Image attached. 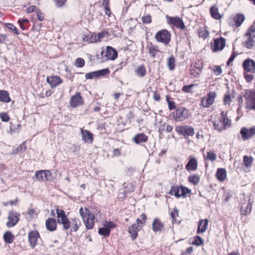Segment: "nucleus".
Returning a JSON list of instances; mask_svg holds the SVG:
<instances>
[{"mask_svg": "<svg viewBox=\"0 0 255 255\" xmlns=\"http://www.w3.org/2000/svg\"><path fill=\"white\" fill-rule=\"evenodd\" d=\"M193 86V85L184 86L182 89V90L184 92H187V93L191 92V88Z\"/></svg>", "mask_w": 255, "mask_h": 255, "instance_id": "61", "label": "nucleus"}, {"mask_svg": "<svg viewBox=\"0 0 255 255\" xmlns=\"http://www.w3.org/2000/svg\"><path fill=\"white\" fill-rule=\"evenodd\" d=\"M243 67L244 71L254 73L255 72V62L251 59H247L244 61Z\"/></svg>", "mask_w": 255, "mask_h": 255, "instance_id": "13", "label": "nucleus"}, {"mask_svg": "<svg viewBox=\"0 0 255 255\" xmlns=\"http://www.w3.org/2000/svg\"><path fill=\"white\" fill-rule=\"evenodd\" d=\"M75 65L77 67L82 68L85 65V60L83 58H78L75 60Z\"/></svg>", "mask_w": 255, "mask_h": 255, "instance_id": "41", "label": "nucleus"}, {"mask_svg": "<svg viewBox=\"0 0 255 255\" xmlns=\"http://www.w3.org/2000/svg\"><path fill=\"white\" fill-rule=\"evenodd\" d=\"M216 177L220 181H223V168H220L217 169Z\"/></svg>", "mask_w": 255, "mask_h": 255, "instance_id": "43", "label": "nucleus"}, {"mask_svg": "<svg viewBox=\"0 0 255 255\" xmlns=\"http://www.w3.org/2000/svg\"><path fill=\"white\" fill-rule=\"evenodd\" d=\"M97 78L100 76H104L109 75L110 71L108 68L103 69L100 70L96 71Z\"/></svg>", "mask_w": 255, "mask_h": 255, "instance_id": "36", "label": "nucleus"}, {"mask_svg": "<svg viewBox=\"0 0 255 255\" xmlns=\"http://www.w3.org/2000/svg\"><path fill=\"white\" fill-rule=\"evenodd\" d=\"M83 103V100L80 93H77L75 95L71 97L70 105L71 107L75 108Z\"/></svg>", "mask_w": 255, "mask_h": 255, "instance_id": "14", "label": "nucleus"}, {"mask_svg": "<svg viewBox=\"0 0 255 255\" xmlns=\"http://www.w3.org/2000/svg\"><path fill=\"white\" fill-rule=\"evenodd\" d=\"M248 73L244 71V77L247 82H250L253 80L254 76L253 73L248 74Z\"/></svg>", "mask_w": 255, "mask_h": 255, "instance_id": "48", "label": "nucleus"}, {"mask_svg": "<svg viewBox=\"0 0 255 255\" xmlns=\"http://www.w3.org/2000/svg\"><path fill=\"white\" fill-rule=\"evenodd\" d=\"M175 59L173 56L169 57L167 60V66L170 70H172L174 69L175 67Z\"/></svg>", "mask_w": 255, "mask_h": 255, "instance_id": "40", "label": "nucleus"}, {"mask_svg": "<svg viewBox=\"0 0 255 255\" xmlns=\"http://www.w3.org/2000/svg\"><path fill=\"white\" fill-rule=\"evenodd\" d=\"M166 18L169 24L181 29H185V25L181 18L179 17H170L168 15H166Z\"/></svg>", "mask_w": 255, "mask_h": 255, "instance_id": "10", "label": "nucleus"}, {"mask_svg": "<svg viewBox=\"0 0 255 255\" xmlns=\"http://www.w3.org/2000/svg\"><path fill=\"white\" fill-rule=\"evenodd\" d=\"M242 139L246 141L255 136V126L250 128L242 127L240 130Z\"/></svg>", "mask_w": 255, "mask_h": 255, "instance_id": "7", "label": "nucleus"}, {"mask_svg": "<svg viewBox=\"0 0 255 255\" xmlns=\"http://www.w3.org/2000/svg\"><path fill=\"white\" fill-rule=\"evenodd\" d=\"M232 122L228 118L226 119L224 117V129L227 128H229L231 126Z\"/></svg>", "mask_w": 255, "mask_h": 255, "instance_id": "62", "label": "nucleus"}, {"mask_svg": "<svg viewBox=\"0 0 255 255\" xmlns=\"http://www.w3.org/2000/svg\"><path fill=\"white\" fill-rule=\"evenodd\" d=\"M85 78L86 79H92L94 78H97L96 71L87 73L85 75Z\"/></svg>", "mask_w": 255, "mask_h": 255, "instance_id": "51", "label": "nucleus"}, {"mask_svg": "<svg viewBox=\"0 0 255 255\" xmlns=\"http://www.w3.org/2000/svg\"><path fill=\"white\" fill-rule=\"evenodd\" d=\"M164 228L163 224L158 218L154 219L152 224V230L154 232H161Z\"/></svg>", "mask_w": 255, "mask_h": 255, "instance_id": "23", "label": "nucleus"}, {"mask_svg": "<svg viewBox=\"0 0 255 255\" xmlns=\"http://www.w3.org/2000/svg\"><path fill=\"white\" fill-rule=\"evenodd\" d=\"M243 161L245 165L247 167H250L252 165L253 158L251 156L245 155L243 157Z\"/></svg>", "mask_w": 255, "mask_h": 255, "instance_id": "35", "label": "nucleus"}, {"mask_svg": "<svg viewBox=\"0 0 255 255\" xmlns=\"http://www.w3.org/2000/svg\"><path fill=\"white\" fill-rule=\"evenodd\" d=\"M208 222H209L207 219L200 220L198 224L197 233L200 234L204 233L207 230L208 225Z\"/></svg>", "mask_w": 255, "mask_h": 255, "instance_id": "22", "label": "nucleus"}, {"mask_svg": "<svg viewBox=\"0 0 255 255\" xmlns=\"http://www.w3.org/2000/svg\"><path fill=\"white\" fill-rule=\"evenodd\" d=\"M245 17L244 14L239 13L236 14L233 18V21L235 22L236 27L241 25L245 20Z\"/></svg>", "mask_w": 255, "mask_h": 255, "instance_id": "25", "label": "nucleus"}, {"mask_svg": "<svg viewBox=\"0 0 255 255\" xmlns=\"http://www.w3.org/2000/svg\"><path fill=\"white\" fill-rule=\"evenodd\" d=\"M142 22L144 24H149L151 22V17L149 14H146L141 17Z\"/></svg>", "mask_w": 255, "mask_h": 255, "instance_id": "45", "label": "nucleus"}, {"mask_svg": "<svg viewBox=\"0 0 255 255\" xmlns=\"http://www.w3.org/2000/svg\"><path fill=\"white\" fill-rule=\"evenodd\" d=\"M46 82L49 84L51 88H55L61 84L63 81L57 76H48L46 78Z\"/></svg>", "mask_w": 255, "mask_h": 255, "instance_id": "16", "label": "nucleus"}, {"mask_svg": "<svg viewBox=\"0 0 255 255\" xmlns=\"http://www.w3.org/2000/svg\"><path fill=\"white\" fill-rule=\"evenodd\" d=\"M166 100L168 104V108L170 110H172L175 109L176 106L174 102L170 101L168 97H167Z\"/></svg>", "mask_w": 255, "mask_h": 255, "instance_id": "55", "label": "nucleus"}, {"mask_svg": "<svg viewBox=\"0 0 255 255\" xmlns=\"http://www.w3.org/2000/svg\"><path fill=\"white\" fill-rule=\"evenodd\" d=\"M106 50V51L103 50L101 52V55L104 60H114L117 58V51L113 47L108 46Z\"/></svg>", "mask_w": 255, "mask_h": 255, "instance_id": "5", "label": "nucleus"}, {"mask_svg": "<svg viewBox=\"0 0 255 255\" xmlns=\"http://www.w3.org/2000/svg\"><path fill=\"white\" fill-rule=\"evenodd\" d=\"M147 48L148 49L150 55L153 58H154L157 53L159 52L157 46L152 45V43L148 44L147 45Z\"/></svg>", "mask_w": 255, "mask_h": 255, "instance_id": "27", "label": "nucleus"}, {"mask_svg": "<svg viewBox=\"0 0 255 255\" xmlns=\"http://www.w3.org/2000/svg\"><path fill=\"white\" fill-rule=\"evenodd\" d=\"M26 149L25 142L24 141L18 147L12 149L10 154H16L19 153L23 152Z\"/></svg>", "mask_w": 255, "mask_h": 255, "instance_id": "28", "label": "nucleus"}, {"mask_svg": "<svg viewBox=\"0 0 255 255\" xmlns=\"http://www.w3.org/2000/svg\"><path fill=\"white\" fill-rule=\"evenodd\" d=\"M35 175L38 181H50L52 179V176L49 170L37 171L35 172Z\"/></svg>", "mask_w": 255, "mask_h": 255, "instance_id": "12", "label": "nucleus"}, {"mask_svg": "<svg viewBox=\"0 0 255 255\" xmlns=\"http://www.w3.org/2000/svg\"><path fill=\"white\" fill-rule=\"evenodd\" d=\"M7 41V35L4 34H0V43H2Z\"/></svg>", "mask_w": 255, "mask_h": 255, "instance_id": "64", "label": "nucleus"}, {"mask_svg": "<svg viewBox=\"0 0 255 255\" xmlns=\"http://www.w3.org/2000/svg\"><path fill=\"white\" fill-rule=\"evenodd\" d=\"M215 93H209L207 96L202 99L201 105L204 108H208L214 102L216 97Z\"/></svg>", "mask_w": 255, "mask_h": 255, "instance_id": "11", "label": "nucleus"}, {"mask_svg": "<svg viewBox=\"0 0 255 255\" xmlns=\"http://www.w3.org/2000/svg\"><path fill=\"white\" fill-rule=\"evenodd\" d=\"M236 56V54L235 53H233L231 55L228 61L227 62V65L228 66H230L232 65V63L233 61H234V59L235 58Z\"/></svg>", "mask_w": 255, "mask_h": 255, "instance_id": "60", "label": "nucleus"}, {"mask_svg": "<svg viewBox=\"0 0 255 255\" xmlns=\"http://www.w3.org/2000/svg\"><path fill=\"white\" fill-rule=\"evenodd\" d=\"M171 35L167 30H161L157 32L155 35L156 40L160 42L167 44L170 40Z\"/></svg>", "mask_w": 255, "mask_h": 255, "instance_id": "8", "label": "nucleus"}, {"mask_svg": "<svg viewBox=\"0 0 255 255\" xmlns=\"http://www.w3.org/2000/svg\"><path fill=\"white\" fill-rule=\"evenodd\" d=\"M57 222L62 224L63 228L65 230L70 229L71 232H76L81 225L79 219L73 218L68 219L65 212L61 209H56Z\"/></svg>", "mask_w": 255, "mask_h": 255, "instance_id": "1", "label": "nucleus"}, {"mask_svg": "<svg viewBox=\"0 0 255 255\" xmlns=\"http://www.w3.org/2000/svg\"><path fill=\"white\" fill-rule=\"evenodd\" d=\"M251 98L252 109L255 110V91L252 94Z\"/></svg>", "mask_w": 255, "mask_h": 255, "instance_id": "56", "label": "nucleus"}, {"mask_svg": "<svg viewBox=\"0 0 255 255\" xmlns=\"http://www.w3.org/2000/svg\"><path fill=\"white\" fill-rule=\"evenodd\" d=\"M209 33L208 31L205 28H200L198 30V36L200 38L205 39L209 36Z\"/></svg>", "mask_w": 255, "mask_h": 255, "instance_id": "34", "label": "nucleus"}, {"mask_svg": "<svg viewBox=\"0 0 255 255\" xmlns=\"http://www.w3.org/2000/svg\"><path fill=\"white\" fill-rule=\"evenodd\" d=\"M36 14H37V17L39 21H42L44 19V15L41 12L40 10L39 9L36 10Z\"/></svg>", "mask_w": 255, "mask_h": 255, "instance_id": "59", "label": "nucleus"}, {"mask_svg": "<svg viewBox=\"0 0 255 255\" xmlns=\"http://www.w3.org/2000/svg\"><path fill=\"white\" fill-rule=\"evenodd\" d=\"M135 74L140 77H143L146 73V69L144 65H142L137 67L135 69Z\"/></svg>", "mask_w": 255, "mask_h": 255, "instance_id": "32", "label": "nucleus"}, {"mask_svg": "<svg viewBox=\"0 0 255 255\" xmlns=\"http://www.w3.org/2000/svg\"><path fill=\"white\" fill-rule=\"evenodd\" d=\"M10 98L9 97L8 93L4 90H0V101L8 103L10 102Z\"/></svg>", "mask_w": 255, "mask_h": 255, "instance_id": "29", "label": "nucleus"}, {"mask_svg": "<svg viewBox=\"0 0 255 255\" xmlns=\"http://www.w3.org/2000/svg\"><path fill=\"white\" fill-rule=\"evenodd\" d=\"M54 2L55 5L57 7H63L66 2L67 0H53Z\"/></svg>", "mask_w": 255, "mask_h": 255, "instance_id": "44", "label": "nucleus"}, {"mask_svg": "<svg viewBox=\"0 0 255 255\" xmlns=\"http://www.w3.org/2000/svg\"><path fill=\"white\" fill-rule=\"evenodd\" d=\"M178 210L176 208H174L173 210L170 213V216L172 219L173 222H177V221L176 218L178 216Z\"/></svg>", "mask_w": 255, "mask_h": 255, "instance_id": "42", "label": "nucleus"}, {"mask_svg": "<svg viewBox=\"0 0 255 255\" xmlns=\"http://www.w3.org/2000/svg\"><path fill=\"white\" fill-rule=\"evenodd\" d=\"M188 181L193 184L196 185L200 181V177L197 175H190L188 177Z\"/></svg>", "mask_w": 255, "mask_h": 255, "instance_id": "37", "label": "nucleus"}, {"mask_svg": "<svg viewBox=\"0 0 255 255\" xmlns=\"http://www.w3.org/2000/svg\"><path fill=\"white\" fill-rule=\"evenodd\" d=\"M253 201L249 196H246L244 193L240 201V212L243 215H248L250 214L252 209V204Z\"/></svg>", "mask_w": 255, "mask_h": 255, "instance_id": "2", "label": "nucleus"}, {"mask_svg": "<svg viewBox=\"0 0 255 255\" xmlns=\"http://www.w3.org/2000/svg\"><path fill=\"white\" fill-rule=\"evenodd\" d=\"M2 121L7 122L9 120V117L6 113H2L0 115Z\"/></svg>", "mask_w": 255, "mask_h": 255, "instance_id": "58", "label": "nucleus"}, {"mask_svg": "<svg viewBox=\"0 0 255 255\" xmlns=\"http://www.w3.org/2000/svg\"><path fill=\"white\" fill-rule=\"evenodd\" d=\"M98 233L105 237H108L110 235V230L109 228H107L106 227L100 228L98 231Z\"/></svg>", "mask_w": 255, "mask_h": 255, "instance_id": "38", "label": "nucleus"}, {"mask_svg": "<svg viewBox=\"0 0 255 255\" xmlns=\"http://www.w3.org/2000/svg\"><path fill=\"white\" fill-rule=\"evenodd\" d=\"M216 159V155L214 151L207 152V156L205 157V159L209 160L211 161H214Z\"/></svg>", "mask_w": 255, "mask_h": 255, "instance_id": "39", "label": "nucleus"}, {"mask_svg": "<svg viewBox=\"0 0 255 255\" xmlns=\"http://www.w3.org/2000/svg\"><path fill=\"white\" fill-rule=\"evenodd\" d=\"M108 34V32L104 31L102 32H100L98 33V34L97 35V39L98 40V41L100 42L101 41L102 39H103L106 35Z\"/></svg>", "mask_w": 255, "mask_h": 255, "instance_id": "57", "label": "nucleus"}, {"mask_svg": "<svg viewBox=\"0 0 255 255\" xmlns=\"http://www.w3.org/2000/svg\"><path fill=\"white\" fill-rule=\"evenodd\" d=\"M210 12L212 16L215 19H220L222 17V15L218 12V9L215 6L211 8Z\"/></svg>", "mask_w": 255, "mask_h": 255, "instance_id": "33", "label": "nucleus"}, {"mask_svg": "<svg viewBox=\"0 0 255 255\" xmlns=\"http://www.w3.org/2000/svg\"><path fill=\"white\" fill-rule=\"evenodd\" d=\"M3 239L5 243L11 244L13 241L14 237L10 232L7 231L5 232L3 235Z\"/></svg>", "mask_w": 255, "mask_h": 255, "instance_id": "31", "label": "nucleus"}, {"mask_svg": "<svg viewBox=\"0 0 255 255\" xmlns=\"http://www.w3.org/2000/svg\"><path fill=\"white\" fill-rule=\"evenodd\" d=\"M82 138L86 142L92 143L93 141V134L89 130L81 128L80 129Z\"/></svg>", "mask_w": 255, "mask_h": 255, "instance_id": "19", "label": "nucleus"}, {"mask_svg": "<svg viewBox=\"0 0 255 255\" xmlns=\"http://www.w3.org/2000/svg\"><path fill=\"white\" fill-rule=\"evenodd\" d=\"M212 50L217 52L223 48V37H220L214 39L213 44L211 45Z\"/></svg>", "mask_w": 255, "mask_h": 255, "instance_id": "20", "label": "nucleus"}, {"mask_svg": "<svg viewBox=\"0 0 255 255\" xmlns=\"http://www.w3.org/2000/svg\"><path fill=\"white\" fill-rule=\"evenodd\" d=\"M191 190L187 187L181 186L180 187L181 197H185L186 194L190 193Z\"/></svg>", "mask_w": 255, "mask_h": 255, "instance_id": "46", "label": "nucleus"}, {"mask_svg": "<svg viewBox=\"0 0 255 255\" xmlns=\"http://www.w3.org/2000/svg\"><path fill=\"white\" fill-rule=\"evenodd\" d=\"M166 124L163 122L160 121L158 123L157 128L159 133H162L165 130Z\"/></svg>", "mask_w": 255, "mask_h": 255, "instance_id": "47", "label": "nucleus"}, {"mask_svg": "<svg viewBox=\"0 0 255 255\" xmlns=\"http://www.w3.org/2000/svg\"><path fill=\"white\" fill-rule=\"evenodd\" d=\"M28 237L30 246L31 248H34L40 237L38 232L36 231H31L29 232Z\"/></svg>", "mask_w": 255, "mask_h": 255, "instance_id": "15", "label": "nucleus"}, {"mask_svg": "<svg viewBox=\"0 0 255 255\" xmlns=\"http://www.w3.org/2000/svg\"><path fill=\"white\" fill-rule=\"evenodd\" d=\"M198 163L196 158L190 156L189 160L185 166V168L188 171H194L197 169Z\"/></svg>", "mask_w": 255, "mask_h": 255, "instance_id": "18", "label": "nucleus"}, {"mask_svg": "<svg viewBox=\"0 0 255 255\" xmlns=\"http://www.w3.org/2000/svg\"><path fill=\"white\" fill-rule=\"evenodd\" d=\"M233 97V95L226 94V95L224 96V104L229 103L231 99Z\"/></svg>", "mask_w": 255, "mask_h": 255, "instance_id": "63", "label": "nucleus"}, {"mask_svg": "<svg viewBox=\"0 0 255 255\" xmlns=\"http://www.w3.org/2000/svg\"><path fill=\"white\" fill-rule=\"evenodd\" d=\"M104 226L105 227H106L107 228H109V230H110L111 229L115 227L116 225L113 222H107V221H106L105 224H104Z\"/></svg>", "mask_w": 255, "mask_h": 255, "instance_id": "53", "label": "nucleus"}, {"mask_svg": "<svg viewBox=\"0 0 255 255\" xmlns=\"http://www.w3.org/2000/svg\"><path fill=\"white\" fill-rule=\"evenodd\" d=\"M169 194L172 195H173L177 198H180L181 197L180 187L178 186H171Z\"/></svg>", "mask_w": 255, "mask_h": 255, "instance_id": "30", "label": "nucleus"}, {"mask_svg": "<svg viewBox=\"0 0 255 255\" xmlns=\"http://www.w3.org/2000/svg\"><path fill=\"white\" fill-rule=\"evenodd\" d=\"M172 114L176 121L182 122L188 118L190 116V112L185 108L180 107L176 109Z\"/></svg>", "mask_w": 255, "mask_h": 255, "instance_id": "4", "label": "nucleus"}, {"mask_svg": "<svg viewBox=\"0 0 255 255\" xmlns=\"http://www.w3.org/2000/svg\"><path fill=\"white\" fill-rule=\"evenodd\" d=\"M213 71L216 75H220L222 72L221 67L220 66H215L213 68Z\"/></svg>", "mask_w": 255, "mask_h": 255, "instance_id": "52", "label": "nucleus"}, {"mask_svg": "<svg viewBox=\"0 0 255 255\" xmlns=\"http://www.w3.org/2000/svg\"><path fill=\"white\" fill-rule=\"evenodd\" d=\"M19 214L15 211H9L8 216V222L6 223V226L11 228L14 226L19 220Z\"/></svg>", "mask_w": 255, "mask_h": 255, "instance_id": "9", "label": "nucleus"}, {"mask_svg": "<svg viewBox=\"0 0 255 255\" xmlns=\"http://www.w3.org/2000/svg\"><path fill=\"white\" fill-rule=\"evenodd\" d=\"M203 243V241L202 239L199 236H196L195 237L194 240L193 242V244L196 245L197 246H200Z\"/></svg>", "mask_w": 255, "mask_h": 255, "instance_id": "49", "label": "nucleus"}, {"mask_svg": "<svg viewBox=\"0 0 255 255\" xmlns=\"http://www.w3.org/2000/svg\"><path fill=\"white\" fill-rule=\"evenodd\" d=\"M79 212L86 229L87 230L92 229L95 224L94 215L92 214L90 211L87 208H85V212L84 213L83 208H81Z\"/></svg>", "mask_w": 255, "mask_h": 255, "instance_id": "3", "label": "nucleus"}, {"mask_svg": "<svg viewBox=\"0 0 255 255\" xmlns=\"http://www.w3.org/2000/svg\"><path fill=\"white\" fill-rule=\"evenodd\" d=\"M246 37L247 40L244 42V46L248 49L255 47V35H249V33H246Z\"/></svg>", "mask_w": 255, "mask_h": 255, "instance_id": "17", "label": "nucleus"}, {"mask_svg": "<svg viewBox=\"0 0 255 255\" xmlns=\"http://www.w3.org/2000/svg\"><path fill=\"white\" fill-rule=\"evenodd\" d=\"M6 27L8 29L11 30L15 34H18V30L16 27L15 26H14L12 24L7 23Z\"/></svg>", "mask_w": 255, "mask_h": 255, "instance_id": "50", "label": "nucleus"}, {"mask_svg": "<svg viewBox=\"0 0 255 255\" xmlns=\"http://www.w3.org/2000/svg\"><path fill=\"white\" fill-rule=\"evenodd\" d=\"M88 41L91 43H95L98 41L97 35L95 33H92Z\"/></svg>", "mask_w": 255, "mask_h": 255, "instance_id": "54", "label": "nucleus"}, {"mask_svg": "<svg viewBox=\"0 0 255 255\" xmlns=\"http://www.w3.org/2000/svg\"><path fill=\"white\" fill-rule=\"evenodd\" d=\"M175 130L179 134L183 135L186 138L187 136H191L195 133L194 128L189 126H178Z\"/></svg>", "mask_w": 255, "mask_h": 255, "instance_id": "6", "label": "nucleus"}, {"mask_svg": "<svg viewBox=\"0 0 255 255\" xmlns=\"http://www.w3.org/2000/svg\"><path fill=\"white\" fill-rule=\"evenodd\" d=\"M138 227L139 225L134 224L128 229V232L131 235V237L133 240H134L137 237V231L139 230L138 229Z\"/></svg>", "mask_w": 255, "mask_h": 255, "instance_id": "26", "label": "nucleus"}, {"mask_svg": "<svg viewBox=\"0 0 255 255\" xmlns=\"http://www.w3.org/2000/svg\"><path fill=\"white\" fill-rule=\"evenodd\" d=\"M147 139V136L142 133L136 134L132 138V140L137 144L146 142Z\"/></svg>", "mask_w": 255, "mask_h": 255, "instance_id": "24", "label": "nucleus"}, {"mask_svg": "<svg viewBox=\"0 0 255 255\" xmlns=\"http://www.w3.org/2000/svg\"><path fill=\"white\" fill-rule=\"evenodd\" d=\"M45 226L47 230L49 231L53 232L55 231L57 227L56 220L54 218H48L45 222Z\"/></svg>", "mask_w": 255, "mask_h": 255, "instance_id": "21", "label": "nucleus"}]
</instances>
